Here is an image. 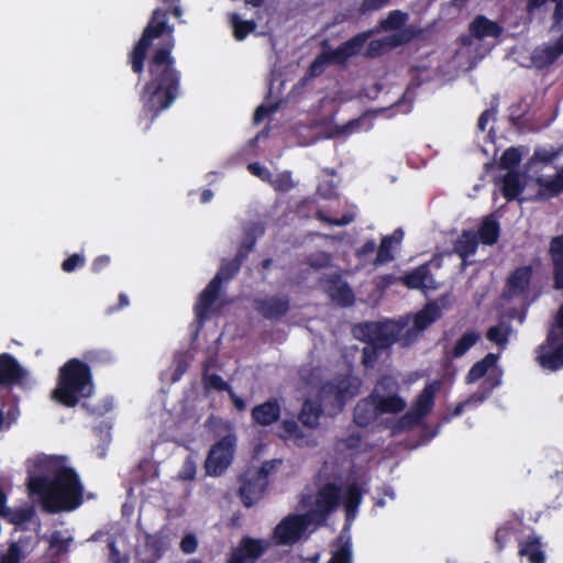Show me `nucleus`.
<instances>
[{
    "label": "nucleus",
    "mask_w": 563,
    "mask_h": 563,
    "mask_svg": "<svg viewBox=\"0 0 563 563\" xmlns=\"http://www.w3.org/2000/svg\"><path fill=\"white\" fill-rule=\"evenodd\" d=\"M250 173L264 181H269L272 178V173L260 163H251L247 166Z\"/></svg>",
    "instance_id": "nucleus-49"
},
{
    "label": "nucleus",
    "mask_w": 563,
    "mask_h": 563,
    "mask_svg": "<svg viewBox=\"0 0 563 563\" xmlns=\"http://www.w3.org/2000/svg\"><path fill=\"white\" fill-rule=\"evenodd\" d=\"M427 278V269L424 267H419L412 273L404 276L402 280L408 288L418 289L426 286Z\"/></svg>",
    "instance_id": "nucleus-36"
},
{
    "label": "nucleus",
    "mask_w": 563,
    "mask_h": 563,
    "mask_svg": "<svg viewBox=\"0 0 563 563\" xmlns=\"http://www.w3.org/2000/svg\"><path fill=\"white\" fill-rule=\"evenodd\" d=\"M488 120H489V111L485 110L484 112H482V114L478 118V121H477L478 130L485 131Z\"/></svg>",
    "instance_id": "nucleus-60"
},
{
    "label": "nucleus",
    "mask_w": 563,
    "mask_h": 563,
    "mask_svg": "<svg viewBox=\"0 0 563 563\" xmlns=\"http://www.w3.org/2000/svg\"><path fill=\"white\" fill-rule=\"evenodd\" d=\"M549 246H563V235L553 238Z\"/></svg>",
    "instance_id": "nucleus-64"
},
{
    "label": "nucleus",
    "mask_w": 563,
    "mask_h": 563,
    "mask_svg": "<svg viewBox=\"0 0 563 563\" xmlns=\"http://www.w3.org/2000/svg\"><path fill=\"white\" fill-rule=\"evenodd\" d=\"M538 361L543 367L550 369L563 366V305L549 332L547 343L539 347Z\"/></svg>",
    "instance_id": "nucleus-8"
},
{
    "label": "nucleus",
    "mask_w": 563,
    "mask_h": 563,
    "mask_svg": "<svg viewBox=\"0 0 563 563\" xmlns=\"http://www.w3.org/2000/svg\"><path fill=\"white\" fill-rule=\"evenodd\" d=\"M365 119H366L365 115H362L360 118L350 120L347 123H345L342 126V132L350 134V133H353V132L360 130V128L363 124V122L365 121Z\"/></svg>",
    "instance_id": "nucleus-54"
},
{
    "label": "nucleus",
    "mask_w": 563,
    "mask_h": 563,
    "mask_svg": "<svg viewBox=\"0 0 563 563\" xmlns=\"http://www.w3.org/2000/svg\"><path fill=\"white\" fill-rule=\"evenodd\" d=\"M328 563H352V551L349 539H340L339 544L332 551V558Z\"/></svg>",
    "instance_id": "nucleus-33"
},
{
    "label": "nucleus",
    "mask_w": 563,
    "mask_h": 563,
    "mask_svg": "<svg viewBox=\"0 0 563 563\" xmlns=\"http://www.w3.org/2000/svg\"><path fill=\"white\" fill-rule=\"evenodd\" d=\"M521 162V153L516 147L507 148L499 159V167L508 172L517 170Z\"/></svg>",
    "instance_id": "nucleus-34"
},
{
    "label": "nucleus",
    "mask_w": 563,
    "mask_h": 563,
    "mask_svg": "<svg viewBox=\"0 0 563 563\" xmlns=\"http://www.w3.org/2000/svg\"><path fill=\"white\" fill-rule=\"evenodd\" d=\"M555 2V8L553 12V24L559 26L563 22V0H552Z\"/></svg>",
    "instance_id": "nucleus-56"
},
{
    "label": "nucleus",
    "mask_w": 563,
    "mask_h": 563,
    "mask_svg": "<svg viewBox=\"0 0 563 563\" xmlns=\"http://www.w3.org/2000/svg\"><path fill=\"white\" fill-rule=\"evenodd\" d=\"M501 194L507 201L518 199L520 194L525 190V183L521 180V175L518 170L507 172L501 178Z\"/></svg>",
    "instance_id": "nucleus-23"
},
{
    "label": "nucleus",
    "mask_w": 563,
    "mask_h": 563,
    "mask_svg": "<svg viewBox=\"0 0 563 563\" xmlns=\"http://www.w3.org/2000/svg\"><path fill=\"white\" fill-rule=\"evenodd\" d=\"M548 0H527L526 11L528 14L532 15L537 10L543 7Z\"/></svg>",
    "instance_id": "nucleus-58"
},
{
    "label": "nucleus",
    "mask_w": 563,
    "mask_h": 563,
    "mask_svg": "<svg viewBox=\"0 0 563 563\" xmlns=\"http://www.w3.org/2000/svg\"><path fill=\"white\" fill-rule=\"evenodd\" d=\"M265 229V223L262 220L243 222L240 246H255L257 239L264 235Z\"/></svg>",
    "instance_id": "nucleus-26"
},
{
    "label": "nucleus",
    "mask_w": 563,
    "mask_h": 563,
    "mask_svg": "<svg viewBox=\"0 0 563 563\" xmlns=\"http://www.w3.org/2000/svg\"><path fill=\"white\" fill-rule=\"evenodd\" d=\"M384 43L379 40H373L368 43L365 56L373 58L383 54Z\"/></svg>",
    "instance_id": "nucleus-52"
},
{
    "label": "nucleus",
    "mask_w": 563,
    "mask_h": 563,
    "mask_svg": "<svg viewBox=\"0 0 563 563\" xmlns=\"http://www.w3.org/2000/svg\"><path fill=\"white\" fill-rule=\"evenodd\" d=\"M27 486L49 512L73 510L81 504L82 486L66 461L56 456L37 457L27 467Z\"/></svg>",
    "instance_id": "nucleus-2"
},
{
    "label": "nucleus",
    "mask_w": 563,
    "mask_h": 563,
    "mask_svg": "<svg viewBox=\"0 0 563 563\" xmlns=\"http://www.w3.org/2000/svg\"><path fill=\"white\" fill-rule=\"evenodd\" d=\"M479 339V334L474 331L464 333L456 342L453 349V356L464 355Z\"/></svg>",
    "instance_id": "nucleus-35"
},
{
    "label": "nucleus",
    "mask_w": 563,
    "mask_h": 563,
    "mask_svg": "<svg viewBox=\"0 0 563 563\" xmlns=\"http://www.w3.org/2000/svg\"><path fill=\"white\" fill-rule=\"evenodd\" d=\"M269 183L279 192H288L295 186L290 172L279 173L275 178H271Z\"/></svg>",
    "instance_id": "nucleus-38"
},
{
    "label": "nucleus",
    "mask_w": 563,
    "mask_h": 563,
    "mask_svg": "<svg viewBox=\"0 0 563 563\" xmlns=\"http://www.w3.org/2000/svg\"><path fill=\"white\" fill-rule=\"evenodd\" d=\"M372 35V31L361 32L352 36L347 41L341 43L336 48L322 52V57L327 64L345 65L346 62L358 55Z\"/></svg>",
    "instance_id": "nucleus-13"
},
{
    "label": "nucleus",
    "mask_w": 563,
    "mask_h": 563,
    "mask_svg": "<svg viewBox=\"0 0 563 563\" xmlns=\"http://www.w3.org/2000/svg\"><path fill=\"white\" fill-rule=\"evenodd\" d=\"M440 389V382L434 380L426 385L422 391L417 396L410 410L401 416L393 426L394 432H400L417 426L426 416H428L434 405V397Z\"/></svg>",
    "instance_id": "nucleus-7"
},
{
    "label": "nucleus",
    "mask_w": 563,
    "mask_h": 563,
    "mask_svg": "<svg viewBox=\"0 0 563 563\" xmlns=\"http://www.w3.org/2000/svg\"><path fill=\"white\" fill-rule=\"evenodd\" d=\"M559 156V151L538 148L533 153V158L538 162L549 164Z\"/></svg>",
    "instance_id": "nucleus-48"
},
{
    "label": "nucleus",
    "mask_w": 563,
    "mask_h": 563,
    "mask_svg": "<svg viewBox=\"0 0 563 563\" xmlns=\"http://www.w3.org/2000/svg\"><path fill=\"white\" fill-rule=\"evenodd\" d=\"M538 185L539 195L547 199L559 197L563 194V165L553 177L549 179L539 178Z\"/></svg>",
    "instance_id": "nucleus-25"
},
{
    "label": "nucleus",
    "mask_w": 563,
    "mask_h": 563,
    "mask_svg": "<svg viewBox=\"0 0 563 563\" xmlns=\"http://www.w3.org/2000/svg\"><path fill=\"white\" fill-rule=\"evenodd\" d=\"M31 549L21 543H13L8 553L2 556L1 563H20V561L30 553Z\"/></svg>",
    "instance_id": "nucleus-39"
},
{
    "label": "nucleus",
    "mask_w": 563,
    "mask_h": 563,
    "mask_svg": "<svg viewBox=\"0 0 563 563\" xmlns=\"http://www.w3.org/2000/svg\"><path fill=\"white\" fill-rule=\"evenodd\" d=\"M280 417V405L276 399H269L252 410V418L260 426H269Z\"/></svg>",
    "instance_id": "nucleus-21"
},
{
    "label": "nucleus",
    "mask_w": 563,
    "mask_h": 563,
    "mask_svg": "<svg viewBox=\"0 0 563 563\" xmlns=\"http://www.w3.org/2000/svg\"><path fill=\"white\" fill-rule=\"evenodd\" d=\"M380 416L378 408L373 399V394L357 402L354 410V420L358 426H368L376 421Z\"/></svg>",
    "instance_id": "nucleus-22"
},
{
    "label": "nucleus",
    "mask_w": 563,
    "mask_h": 563,
    "mask_svg": "<svg viewBox=\"0 0 563 563\" xmlns=\"http://www.w3.org/2000/svg\"><path fill=\"white\" fill-rule=\"evenodd\" d=\"M563 55V46L556 40L553 45L537 46L531 54L532 65L539 69H547Z\"/></svg>",
    "instance_id": "nucleus-18"
},
{
    "label": "nucleus",
    "mask_w": 563,
    "mask_h": 563,
    "mask_svg": "<svg viewBox=\"0 0 563 563\" xmlns=\"http://www.w3.org/2000/svg\"><path fill=\"white\" fill-rule=\"evenodd\" d=\"M470 33L477 40L485 37H499L503 33V27L495 21L489 20L485 15H477L470 23Z\"/></svg>",
    "instance_id": "nucleus-20"
},
{
    "label": "nucleus",
    "mask_w": 563,
    "mask_h": 563,
    "mask_svg": "<svg viewBox=\"0 0 563 563\" xmlns=\"http://www.w3.org/2000/svg\"><path fill=\"white\" fill-rule=\"evenodd\" d=\"M19 416V410L14 407L10 408L8 411H3L0 409V431L9 429L13 422L16 421Z\"/></svg>",
    "instance_id": "nucleus-44"
},
{
    "label": "nucleus",
    "mask_w": 563,
    "mask_h": 563,
    "mask_svg": "<svg viewBox=\"0 0 563 563\" xmlns=\"http://www.w3.org/2000/svg\"><path fill=\"white\" fill-rule=\"evenodd\" d=\"M168 11L155 9L141 37L128 53L126 63L141 80L147 60L148 79L140 93L141 120L148 130L162 111L168 109L180 92L181 74L173 56L174 26L168 24Z\"/></svg>",
    "instance_id": "nucleus-1"
},
{
    "label": "nucleus",
    "mask_w": 563,
    "mask_h": 563,
    "mask_svg": "<svg viewBox=\"0 0 563 563\" xmlns=\"http://www.w3.org/2000/svg\"><path fill=\"white\" fill-rule=\"evenodd\" d=\"M236 437L234 433L229 432L211 446L205 462L208 475L219 476L224 473L233 461Z\"/></svg>",
    "instance_id": "nucleus-11"
},
{
    "label": "nucleus",
    "mask_w": 563,
    "mask_h": 563,
    "mask_svg": "<svg viewBox=\"0 0 563 563\" xmlns=\"http://www.w3.org/2000/svg\"><path fill=\"white\" fill-rule=\"evenodd\" d=\"M551 256L554 262V280L558 289L563 288V249H551Z\"/></svg>",
    "instance_id": "nucleus-37"
},
{
    "label": "nucleus",
    "mask_w": 563,
    "mask_h": 563,
    "mask_svg": "<svg viewBox=\"0 0 563 563\" xmlns=\"http://www.w3.org/2000/svg\"><path fill=\"white\" fill-rule=\"evenodd\" d=\"M229 394L232 402L234 404L238 410L242 411L246 408L245 401L242 398L236 396L232 390H229Z\"/></svg>",
    "instance_id": "nucleus-59"
},
{
    "label": "nucleus",
    "mask_w": 563,
    "mask_h": 563,
    "mask_svg": "<svg viewBox=\"0 0 563 563\" xmlns=\"http://www.w3.org/2000/svg\"><path fill=\"white\" fill-rule=\"evenodd\" d=\"M390 0H363L360 7L362 13L372 12L382 9Z\"/></svg>",
    "instance_id": "nucleus-50"
},
{
    "label": "nucleus",
    "mask_w": 563,
    "mask_h": 563,
    "mask_svg": "<svg viewBox=\"0 0 563 563\" xmlns=\"http://www.w3.org/2000/svg\"><path fill=\"white\" fill-rule=\"evenodd\" d=\"M287 302L282 299L271 298L257 302V309L266 317H277L287 311Z\"/></svg>",
    "instance_id": "nucleus-32"
},
{
    "label": "nucleus",
    "mask_w": 563,
    "mask_h": 563,
    "mask_svg": "<svg viewBox=\"0 0 563 563\" xmlns=\"http://www.w3.org/2000/svg\"><path fill=\"white\" fill-rule=\"evenodd\" d=\"M510 333V324L506 321H500L498 324L488 329L486 338L488 341L495 343L496 345L504 347L508 342Z\"/></svg>",
    "instance_id": "nucleus-31"
},
{
    "label": "nucleus",
    "mask_w": 563,
    "mask_h": 563,
    "mask_svg": "<svg viewBox=\"0 0 563 563\" xmlns=\"http://www.w3.org/2000/svg\"><path fill=\"white\" fill-rule=\"evenodd\" d=\"M531 272L528 267L517 269L508 279L507 292L510 296L522 294L530 283Z\"/></svg>",
    "instance_id": "nucleus-28"
},
{
    "label": "nucleus",
    "mask_w": 563,
    "mask_h": 563,
    "mask_svg": "<svg viewBox=\"0 0 563 563\" xmlns=\"http://www.w3.org/2000/svg\"><path fill=\"white\" fill-rule=\"evenodd\" d=\"M404 327L405 324L393 320L355 325L353 328V335L358 340L369 342V345L363 350L364 363L366 365L372 364L376 357L377 350L385 349L395 341L400 340Z\"/></svg>",
    "instance_id": "nucleus-6"
},
{
    "label": "nucleus",
    "mask_w": 563,
    "mask_h": 563,
    "mask_svg": "<svg viewBox=\"0 0 563 563\" xmlns=\"http://www.w3.org/2000/svg\"><path fill=\"white\" fill-rule=\"evenodd\" d=\"M212 197H213V192L211 189H203L200 195V201L202 203H207L212 199Z\"/></svg>",
    "instance_id": "nucleus-62"
},
{
    "label": "nucleus",
    "mask_w": 563,
    "mask_h": 563,
    "mask_svg": "<svg viewBox=\"0 0 563 563\" xmlns=\"http://www.w3.org/2000/svg\"><path fill=\"white\" fill-rule=\"evenodd\" d=\"M239 267L240 263L234 260L231 264L230 272H228L225 266H222L216 277L208 284L206 289L199 296L198 302L195 307L196 316L199 320H202L208 316L212 303L217 298L223 278H229L231 274L239 269Z\"/></svg>",
    "instance_id": "nucleus-14"
},
{
    "label": "nucleus",
    "mask_w": 563,
    "mask_h": 563,
    "mask_svg": "<svg viewBox=\"0 0 563 563\" xmlns=\"http://www.w3.org/2000/svg\"><path fill=\"white\" fill-rule=\"evenodd\" d=\"M376 260L380 263L388 261L389 260L388 249H379Z\"/></svg>",
    "instance_id": "nucleus-63"
},
{
    "label": "nucleus",
    "mask_w": 563,
    "mask_h": 563,
    "mask_svg": "<svg viewBox=\"0 0 563 563\" xmlns=\"http://www.w3.org/2000/svg\"><path fill=\"white\" fill-rule=\"evenodd\" d=\"M405 236V232L401 228L394 230L391 234L384 235L378 246H396L399 245Z\"/></svg>",
    "instance_id": "nucleus-46"
},
{
    "label": "nucleus",
    "mask_w": 563,
    "mask_h": 563,
    "mask_svg": "<svg viewBox=\"0 0 563 563\" xmlns=\"http://www.w3.org/2000/svg\"><path fill=\"white\" fill-rule=\"evenodd\" d=\"M324 290L329 296L342 306L353 302V294L346 283L335 275L329 276L322 282Z\"/></svg>",
    "instance_id": "nucleus-19"
},
{
    "label": "nucleus",
    "mask_w": 563,
    "mask_h": 563,
    "mask_svg": "<svg viewBox=\"0 0 563 563\" xmlns=\"http://www.w3.org/2000/svg\"><path fill=\"white\" fill-rule=\"evenodd\" d=\"M85 262V256L80 253H76L69 256L67 260H65L62 264V267L66 273H71L75 269L82 267Z\"/></svg>",
    "instance_id": "nucleus-45"
},
{
    "label": "nucleus",
    "mask_w": 563,
    "mask_h": 563,
    "mask_svg": "<svg viewBox=\"0 0 563 563\" xmlns=\"http://www.w3.org/2000/svg\"><path fill=\"white\" fill-rule=\"evenodd\" d=\"M268 541L244 538L228 563H254L268 548Z\"/></svg>",
    "instance_id": "nucleus-16"
},
{
    "label": "nucleus",
    "mask_w": 563,
    "mask_h": 563,
    "mask_svg": "<svg viewBox=\"0 0 563 563\" xmlns=\"http://www.w3.org/2000/svg\"><path fill=\"white\" fill-rule=\"evenodd\" d=\"M372 394L380 416L397 415L407 407L406 399L398 393V383L393 377L380 379Z\"/></svg>",
    "instance_id": "nucleus-9"
},
{
    "label": "nucleus",
    "mask_w": 563,
    "mask_h": 563,
    "mask_svg": "<svg viewBox=\"0 0 563 563\" xmlns=\"http://www.w3.org/2000/svg\"><path fill=\"white\" fill-rule=\"evenodd\" d=\"M180 547L185 553H192L197 548V541L192 536H187L181 540Z\"/></svg>",
    "instance_id": "nucleus-57"
},
{
    "label": "nucleus",
    "mask_w": 563,
    "mask_h": 563,
    "mask_svg": "<svg viewBox=\"0 0 563 563\" xmlns=\"http://www.w3.org/2000/svg\"><path fill=\"white\" fill-rule=\"evenodd\" d=\"M70 539L65 538L59 532H54L49 538V547L56 553L65 552L68 548Z\"/></svg>",
    "instance_id": "nucleus-43"
},
{
    "label": "nucleus",
    "mask_w": 563,
    "mask_h": 563,
    "mask_svg": "<svg viewBox=\"0 0 563 563\" xmlns=\"http://www.w3.org/2000/svg\"><path fill=\"white\" fill-rule=\"evenodd\" d=\"M276 462H266L260 468H250L241 478L240 495L245 506L250 507L261 499L266 487V477Z\"/></svg>",
    "instance_id": "nucleus-12"
},
{
    "label": "nucleus",
    "mask_w": 563,
    "mask_h": 563,
    "mask_svg": "<svg viewBox=\"0 0 563 563\" xmlns=\"http://www.w3.org/2000/svg\"><path fill=\"white\" fill-rule=\"evenodd\" d=\"M407 19V14L399 10L390 11L388 16L382 22L385 30H397L402 27Z\"/></svg>",
    "instance_id": "nucleus-41"
},
{
    "label": "nucleus",
    "mask_w": 563,
    "mask_h": 563,
    "mask_svg": "<svg viewBox=\"0 0 563 563\" xmlns=\"http://www.w3.org/2000/svg\"><path fill=\"white\" fill-rule=\"evenodd\" d=\"M498 355L489 353L482 361L475 363L468 372L467 383L484 378L486 394L500 384L501 371L497 366Z\"/></svg>",
    "instance_id": "nucleus-15"
},
{
    "label": "nucleus",
    "mask_w": 563,
    "mask_h": 563,
    "mask_svg": "<svg viewBox=\"0 0 563 563\" xmlns=\"http://www.w3.org/2000/svg\"><path fill=\"white\" fill-rule=\"evenodd\" d=\"M109 263L108 256H100L93 262V269L99 271Z\"/></svg>",
    "instance_id": "nucleus-61"
},
{
    "label": "nucleus",
    "mask_w": 563,
    "mask_h": 563,
    "mask_svg": "<svg viewBox=\"0 0 563 563\" xmlns=\"http://www.w3.org/2000/svg\"><path fill=\"white\" fill-rule=\"evenodd\" d=\"M500 223L495 213L482 218L476 230H463L454 246H493L500 236Z\"/></svg>",
    "instance_id": "nucleus-10"
},
{
    "label": "nucleus",
    "mask_w": 563,
    "mask_h": 563,
    "mask_svg": "<svg viewBox=\"0 0 563 563\" xmlns=\"http://www.w3.org/2000/svg\"><path fill=\"white\" fill-rule=\"evenodd\" d=\"M279 437L300 448H308L317 444L314 432L311 429L308 431L302 430L294 420L283 421L279 428Z\"/></svg>",
    "instance_id": "nucleus-17"
},
{
    "label": "nucleus",
    "mask_w": 563,
    "mask_h": 563,
    "mask_svg": "<svg viewBox=\"0 0 563 563\" xmlns=\"http://www.w3.org/2000/svg\"><path fill=\"white\" fill-rule=\"evenodd\" d=\"M362 496L355 484H350L343 489L333 485L323 487L314 497L302 500L307 508L305 515H291L286 517L274 530V539L279 544H292L311 525L322 523L327 517L336 509L342 501L346 512V521L350 523L356 516Z\"/></svg>",
    "instance_id": "nucleus-3"
},
{
    "label": "nucleus",
    "mask_w": 563,
    "mask_h": 563,
    "mask_svg": "<svg viewBox=\"0 0 563 563\" xmlns=\"http://www.w3.org/2000/svg\"><path fill=\"white\" fill-rule=\"evenodd\" d=\"M275 110V107L273 106H266L261 104L255 109L253 121L255 124L261 123L266 117H268L273 111Z\"/></svg>",
    "instance_id": "nucleus-51"
},
{
    "label": "nucleus",
    "mask_w": 563,
    "mask_h": 563,
    "mask_svg": "<svg viewBox=\"0 0 563 563\" xmlns=\"http://www.w3.org/2000/svg\"><path fill=\"white\" fill-rule=\"evenodd\" d=\"M316 216L317 219L320 220L321 222L336 227L347 225L351 222H353L355 218V214L353 212H346L340 218H332L325 216V213L322 210H318Z\"/></svg>",
    "instance_id": "nucleus-40"
},
{
    "label": "nucleus",
    "mask_w": 563,
    "mask_h": 563,
    "mask_svg": "<svg viewBox=\"0 0 563 563\" xmlns=\"http://www.w3.org/2000/svg\"><path fill=\"white\" fill-rule=\"evenodd\" d=\"M231 25L233 29V36L236 41L245 40L257 26L254 20H242L236 13L231 15Z\"/></svg>",
    "instance_id": "nucleus-30"
},
{
    "label": "nucleus",
    "mask_w": 563,
    "mask_h": 563,
    "mask_svg": "<svg viewBox=\"0 0 563 563\" xmlns=\"http://www.w3.org/2000/svg\"><path fill=\"white\" fill-rule=\"evenodd\" d=\"M485 396L486 395H478V394L471 396L465 402L456 406V408L454 409L453 416H459L463 411L464 407H466V406L481 404L484 400Z\"/></svg>",
    "instance_id": "nucleus-53"
},
{
    "label": "nucleus",
    "mask_w": 563,
    "mask_h": 563,
    "mask_svg": "<svg viewBox=\"0 0 563 563\" xmlns=\"http://www.w3.org/2000/svg\"><path fill=\"white\" fill-rule=\"evenodd\" d=\"M203 382L207 389L223 390L228 387L227 383L220 376L208 374V372L205 374Z\"/></svg>",
    "instance_id": "nucleus-47"
},
{
    "label": "nucleus",
    "mask_w": 563,
    "mask_h": 563,
    "mask_svg": "<svg viewBox=\"0 0 563 563\" xmlns=\"http://www.w3.org/2000/svg\"><path fill=\"white\" fill-rule=\"evenodd\" d=\"M197 465L192 457H187L184 462L181 470L178 473V478L181 481H192L196 476Z\"/></svg>",
    "instance_id": "nucleus-42"
},
{
    "label": "nucleus",
    "mask_w": 563,
    "mask_h": 563,
    "mask_svg": "<svg viewBox=\"0 0 563 563\" xmlns=\"http://www.w3.org/2000/svg\"><path fill=\"white\" fill-rule=\"evenodd\" d=\"M519 553L522 558H527L529 563H544L542 545L537 537H529L521 544Z\"/></svg>",
    "instance_id": "nucleus-29"
},
{
    "label": "nucleus",
    "mask_w": 563,
    "mask_h": 563,
    "mask_svg": "<svg viewBox=\"0 0 563 563\" xmlns=\"http://www.w3.org/2000/svg\"><path fill=\"white\" fill-rule=\"evenodd\" d=\"M441 316V308L435 303H428L413 317V327L417 331H423Z\"/></svg>",
    "instance_id": "nucleus-27"
},
{
    "label": "nucleus",
    "mask_w": 563,
    "mask_h": 563,
    "mask_svg": "<svg viewBox=\"0 0 563 563\" xmlns=\"http://www.w3.org/2000/svg\"><path fill=\"white\" fill-rule=\"evenodd\" d=\"M327 63L325 58L322 57V53L310 64L309 73L312 76H318L323 71V65Z\"/></svg>",
    "instance_id": "nucleus-55"
},
{
    "label": "nucleus",
    "mask_w": 563,
    "mask_h": 563,
    "mask_svg": "<svg viewBox=\"0 0 563 563\" xmlns=\"http://www.w3.org/2000/svg\"><path fill=\"white\" fill-rule=\"evenodd\" d=\"M23 371L13 357L8 354L0 355V384L18 383Z\"/></svg>",
    "instance_id": "nucleus-24"
},
{
    "label": "nucleus",
    "mask_w": 563,
    "mask_h": 563,
    "mask_svg": "<svg viewBox=\"0 0 563 563\" xmlns=\"http://www.w3.org/2000/svg\"><path fill=\"white\" fill-rule=\"evenodd\" d=\"M92 391L89 368L78 360H70L60 368L59 380L53 397L58 402L73 407L81 398L89 397Z\"/></svg>",
    "instance_id": "nucleus-5"
},
{
    "label": "nucleus",
    "mask_w": 563,
    "mask_h": 563,
    "mask_svg": "<svg viewBox=\"0 0 563 563\" xmlns=\"http://www.w3.org/2000/svg\"><path fill=\"white\" fill-rule=\"evenodd\" d=\"M360 385V380L353 376L324 384L318 394L320 406L312 398L303 402L299 415L301 423L308 429H316L322 410L331 416L341 411L344 404L358 394Z\"/></svg>",
    "instance_id": "nucleus-4"
}]
</instances>
